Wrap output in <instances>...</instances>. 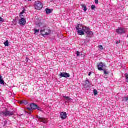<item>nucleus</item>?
Wrapping results in <instances>:
<instances>
[{
  "instance_id": "f257e3e1",
  "label": "nucleus",
  "mask_w": 128,
  "mask_h": 128,
  "mask_svg": "<svg viewBox=\"0 0 128 128\" xmlns=\"http://www.w3.org/2000/svg\"><path fill=\"white\" fill-rule=\"evenodd\" d=\"M40 32L42 36H48L49 34H50V32H52V31L50 30V28L44 26L41 28Z\"/></svg>"
},
{
  "instance_id": "f03ea898",
  "label": "nucleus",
  "mask_w": 128,
  "mask_h": 128,
  "mask_svg": "<svg viewBox=\"0 0 128 128\" xmlns=\"http://www.w3.org/2000/svg\"><path fill=\"white\" fill-rule=\"evenodd\" d=\"M14 113L10 111H5V112H0V116H14Z\"/></svg>"
},
{
  "instance_id": "7ed1b4c3",
  "label": "nucleus",
  "mask_w": 128,
  "mask_h": 128,
  "mask_svg": "<svg viewBox=\"0 0 128 128\" xmlns=\"http://www.w3.org/2000/svg\"><path fill=\"white\" fill-rule=\"evenodd\" d=\"M82 25L78 24V26H76V30L79 36H84V32L82 28Z\"/></svg>"
},
{
  "instance_id": "20e7f679",
  "label": "nucleus",
  "mask_w": 128,
  "mask_h": 128,
  "mask_svg": "<svg viewBox=\"0 0 128 128\" xmlns=\"http://www.w3.org/2000/svg\"><path fill=\"white\" fill-rule=\"evenodd\" d=\"M44 8V6L42 5V3L40 2H36L35 4V8L38 10H40Z\"/></svg>"
},
{
  "instance_id": "39448f33",
  "label": "nucleus",
  "mask_w": 128,
  "mask_h": 128,
  "mask_svg": "<svg viewBox=\"0 0 128 128\" xmlns=\"http://www.w3.org/2000/svg\"><path fill=\"white\" fill-rule=\"evenodd\" d=\"M60 78H68L70 76V74H68L66 72H61L60 74Z\"/></svg>"
},
{
  "instance_id": "423d86ee",
  "label": "nucleus",
  "mask_w": 128,
  "mask_h": 128,
  "mask_svg": "<svg viewBox=\"0 0 128 128\" xmlns=\"http://www.w3.org/2000/svg\"><path fill=\"white\" fill-rule=\"evenodd\" d=\"M98 70H104V68H106V64L104 63L100 62L98 66Z\"/></svg>"
},
{
  "instance_id": "0eeeda50",
  "label": "nucleus",
  "mask_w": 128,
  "mask_h": 128,
  "mask_svg": "<svg viewBox=\"0 0 128 128\" xmlns=\"http://www.w3.org/2000/svg\"><path fill=\"white\" fill-rule=\"evenodd\" d=\"M116 32L118 34H126V30L122 28H120L116 30Z\"/></svg>"
},
{
  "instance_id": "6e6552de",
  "label": "nucleus",
  "mask_w": 128,
  "mask_h": 128,
  "mask_svg": "<svg viewBox=\"0 0 128 128\" xmlns=\"http://www.w3.org/2000/svg\"><path fill=\"white\" fill-rule=\"evenodd\" d=\"M19 24L20 26H26V22L24 18H21L19 20Z\"/></svg>"
},
{
  "instance_id": "1a4fd4ad",
  "label": "nucleus",
  "mask_w": 128,
  "mask_h": 128,
  "mask_svg": "<svg viewBox=\"0 0 128 128\" xmlns=\"http://www.w3.org/2000/svg\"><path fill=\"white\" fill-rule=\"evenodd\" d=\"M63 98H64L66 104V102H72V98L68 96H63Z\"/></svg>"
},
{
  "instance_id": "9d476101",
  "label": "nucleus",
  "mask_w": 128,
  "mask_h": 128,
  "mask_svg": "<svg viewBox=\"0 0 128 128\" xmlns=\"http://www.w3.org/2000/svg\"><path fill=\"white\" fill-rule=\"evenodd\" d=\"M66 113L65 112H62L60 114V118L62 120H66Z\"/></svg>"
},
{
  "instance_id": "9b49d317",
  "label": "nucleus",
  "mask_w": 128,
  "mask_h": 128,
  "mask_svg": "<svg viewBox=\"0 0 128 128\" xmlns=\"http://www.w3.org/2000/svg\"><path fill=\"white\" fill-rule=\"evenodd\" d=\"M39 122H43V124H46V119L44 118H42L40 117H38Z\"/></svg>"
},
{
  "instance_id": "f8f14e48",
  "label": "nucleus",
  "mask_w": 128,
  "mask_h": 128,
  "mask_svg": "<svg viewBox=\"0 0 128 128\" xmlns=\"http://www.w3.org/2000/svg\"><path fill=\"white\" fill-rule=\"evenodd\" d=\"M82 30H83V32H86H86L88 30H90V28L86 26H82Z\"/></svg>"
},
{
  "instance_id": "ddd939ff",
  "label": "nucleus",
  "mask_w": 128,
  "mask_h": 128,
  "mask_svg": "<svg viewBox=\"0 0 128 128\" xmlns=\"http://www.w3.org/2000/svg\"><path fill=\"white\" fill-rule=\"evenodd\" d=\"M38 106V105L36 104H32L30 105V108L32 110H37Z\"/></svg>"
},
{
  "instance_id": "4468645a",
  "label": "nucleus",
  "mask_w": 128,
  "mask_h": 128,
  "mask_svg": "<svg viewBox=\"0 0 128 128\" xmlns=\"http://www.w3.org/2000/svg\"><path fill=\"white\" fill-rule=\"evenodd\" d=\"M0 84L4 86V79H2V76L1 75H0Z\"/></svg>"
},
{
  "instance_id": "2eb2a0df",
  "label": "nucleus",
  "mask_w": 128,
  "mask_h": 128,
  "mask_svg": "<svg viewBox=\"0 0 128 128\" xmlns=\"http://www.w3.org/2000/svg\"><path fill=\"white\" fill-rule=\"evenodd\" d=\"M84 86H85V88H90V82L88 81V80H87L86 81Z\"/></svg>"
},
{
  "instance_id": "dca6fc26",
  "label": "nucleus",
  "mask_w": 128,
  "mask_h": 128,
  "mask_svg": "<svg viewBox=\"0 0 128 128\" xmlns=\"http://www.w3.org/2000/svg\"><path fill=\"white\" fill-rule=\"evenodd\" d=\"M52 9H48V8H47L46 10V14H52Z\"/></svg>"
},
{
  "instance_id": "f3484780",
  "label": "nucleus",
  "mask_w": 128,
  "mask_h": 128,
  "mask_svg": "<svg viewBox=\"0 0 128 128\" xmlns=\"http://www.w3.org/2000/svg\"><path fill=\"white\" fill-rule=\"evenodd\" d=\"M86 34L89 36H94V33L92 31L88 30V32H86Z\"/></svg>"
},
{
  "instance_id": "a211bd4d",
  "label": "nucleus",
  "mask_w": 128,
  "mask_h": 128,
  "mask_svg": "<svg viewBox=\"0 0 128 128\" xmlns=\"http://www.w3.org/2000/svg\"><path fill=\"white\" fill-rule=\"evenodd\" d=\"M20 104H28V102L26 100H23L20 102Z\"/></svg>"
},
{
  "instance_id": "6ab92c4d",
  "label": "nucleus",
  "mask_w": 128,
  "mask_h": 128,
  "mask_svg": "<svg viewBox=\"0 0 128 128\" xmlns=\"http://www.w3.org/2000/svg\"><path fill=\"white\" fill-rule=\"evenodd\" d=\"M82 8H84V12H86V10H88V8H86V5H82Z\"/></svg>"
},
{
  "instance_id": "aec40b11",
  "label": "nucleus",
  "mask_w": 128,
  "mask_h": 128,
  "mask_svg": "<svg viewBox=\"0 0 128 128\" xmlns=\"http://www.w3.org/2000/svg\"><path fill=\"white\" fill-rule=\"evenodd\" d=\"M4 44L5 46H9L8 40H7L6 42H4Z\"/></svg>"
},
{
  "instance_id": "412c9836",
  "label": "nucleus",
  "mask_w": 128,
  "mask_h": 128,
  "mask_svg": "<svg viewBox=\"0 0 128 128\" xmlns=\"http://www.w3.org/2000/svg\"><path fill=\"white\" fill-rule=\"evenodd\" d=\"M122 100V102H128V97L124 98Z\"/></svg>"
},
{
  "instance_id": "4be33fe9",
  "label": "nucleus",
  "mask_w": 128,
  "mask_h": 128,
  "mask_svg": "<svg viewBox=\"0 0 128 128\" xmlns=\"http://www.w3.org/2000/svg\"><path fill=\"white\" fill-rule=\"evenodd\" d=\"M34 32L35 34H38V32H40V30L34 29Z\"/></svg>"
},
{
  "instance_id": "5701e85b",
  "label": "nucleus",
  "mask_w": 128,
  "mask_h": 128,
  "mask_svg": "<svg viewBox=\"0 0 128 128\" xmlns=\"http://www.w3.org/2000/svg\"><path fill=\"white\" fill-rule=\"evenodd\" d=\"M0 22H4V20L2 17H0Z\"/></svg>"
},
{
  "instance_id": "b1692460",
  "label": "nucleus",
  "mask_w": 128,
  "mask_h": 128,
  "mask_svg": "<svg viewBox=\"0 0 128 128\" xmlns=\"http://www.w3.org/2000/svg\"><path fill=\"white\" fill-rule=\"evenodd\" d=\"M99 48L102 50H104V47L100 45L98 46Z\"/></svg>"
},
{
  "instance_id": "393cba45",
  "label": "nucleus",
  "mask_w": 128,
  "mask_h": 128,
  "mask_svg": "<svg viewBox=\"0 0 128 128\" xmlns=\"http://www.w3.org/2000/svg\"><path fill=\"white\" fill-rule=\"evenodd\" d=\"M104 71V74H108V72H106V70H103Z\"/></svg>"
},
{
  "instance_id": "a878e982",
  "label": "nucleus",
  "mask_w": 128,
  "mask_h": 128,
  "mask_svg": "<svg viewBox=\"0 0 128 128\" xmlns=\"http://www.w3.org/2000/svg\"><path fill=\"white\" fill-rule=\"evenodd\" d=\"M94 96H97L98 91L96 90H94Z\"/></svg>"
},
{
  "instance_id": "bb28decb",
  "label": "nucleus",
  "mask_w": 128,
  "mask_h": 128,
  "mask_svg": "<svg viewBox=\"0 0 128 128\" xmlns=\"http://www.w3.org/2000/svg\"><path fill=\"white\" fill-rule=\"evenodd\" d=\"M36 110H40V112H42V108L38 107V108Z\"/></svg>"
},
{
  "instance_id": "cd10ccee",
  "label": "nucleus",
  "mask_w": 128,
  "mask_h": 128,
  "mask_svg": "<svg viewBox=\"0 0 128 128\" xmlns=\"http://www.w3.org/2000/svg\"><path fill=\"white\" fill-rule=\"evenodd\" d=\"M91 8H92V10H94V9L96 8V6L92 5V6H91Z\"/></svg>"
},
{
  "instance_id": "c85d7f7f",
  "label": "nucleus",
  "mask_w": 128,
  "mask_h": 128,
  "mask_svg": "<svg viewBox=\"0 0 128 128\" xmlns=\"http://www.w3.org/2000/svg\"><path fill=\"white\" fill-rule=\"evenodd\" d=\"M95 4H98V0H96Z\"/></svg>"
},
{
  "instance_id": "c756f323",
  "label": "nucleus",
  "mask_w": 128,
  "mask_h": 128,
  "mask_svg": "<svg viewBox=\"0 0 128 128\" xmlns=\"http://www.w3.org/2000/svg\"><path fill=\"white\" fill-rule=\"evenodd\" d=\"M80 52H76V55L78 56H80Z\"/></svg>"
},
{
  "instance_id": "7c9ffc66",
  "label": "nucleus",
  "mask_w": 128,
  "mask_h": 128,
  "mask_svg": "<svg viewBox=\"0 0 128 128\" xmlns=\"http://www.w3.org/2000/svg\"><path fill=\"white\" fill-rule=\"evenodd\" d=\"M24 14V12L23 11L20 13V16H22V14Z\"/></svg>"
},
{
  "instance_id": "2f4dec72",
  "label": "nucleus",
  "mask_w": 128,
  "mask_h": 128,
  "mask_svg": "<svg viewBox=\"0 0 128 128\" xmlns=\"http://www.w3.org/2000/svg\"><path fill=\"white\" fill-rule=\"evenodd\" d=\"M126 82H128V75H126Z\"/></svg>"
},
{
  "instance_id": "473e14b6",
  "label": "nucleus",
  "mask_w": 128,
  "mask_h": 128,
  "mask_svg": "<svg viewBox=\"0 0 128 128\" xmlns=\"http://www.w3.org/2000/svg\"><path fill=\"white\" fill-rule=\"evenodd\" d=\"M26 62H28V58H26Z\"/></svg>"
},
{
  "instance_id": "72a5a7b5",
  "label": "nucleus",
  "mask_w": 128,
  "mask_h": 128,
  "mask_svg": "<svg viewBox=\"0 0 128 128\" xmlns=\"http://www.w3.org/2000/svg\"><path fill=\"white\" fill-rule=\"evenodd\" d=\"M88 76H92V72H90L88 74Z\"/></svg>"
},
{
  "instance_id": "f704fd0d",
  "label": "nucleus",
  "mask_w": 128,
  "mask_h": 128,
  "mask_svg": "<svg viewBox=\"0 0 128 128\" xmlns=\"http://www.w3.org/2000/svg\"><path fill=\"white\" fill-rule=\"evenodd\" d=\"M116 44H120V42H116Z\"/></svg>"
},
{
  "instance_id": "c9c22d12",
  "label": "nucleus",
  "mask_w": 128,
  "mask_h": 128,
  "mask_svg": "<svg viewBox=\"0 0 128 128\" xmlns=\"http://www.w3.org/2000/svg\"><path fill=\"white\" fill-rule=\"evenodd\" d=\"M28 2H32V0H28Z\"/></svg>"
},
{
  "instance_id": "e433bc0d",
  "label": "nucleus",
  "mask_w": 128,
  "mask_h": 128,
  "mask_svg": "<svg viewBox=\"0 0 128 128\" xmlns=\"http://www.w3.org/2000/svg\"><path fill=\"white\" fill-rule=\"evenodd\" d=\"M38 26H40V23H38Z\"/></svg>"
},
{
  "instance_id": "4c0bfd02",
  "label": "nucleus",
  "mask_w": 128,
  "mask_h": 128,
  "mask_svg": "<svg viewBox=\"0 0 128 128\" xmlns=\"http://www.w3.org/2000/svg\"><path fill=\"white\" fill-rule=\"evenodd\" d=\"M14 24V26H16V22H15V23Z\"/></svg>"
},
{
  "instance_id": "58836bf2",
  "label": "nucleus",
  "mask_w": 128,
  "mask_h": 128,
  "mask_svg": "<svg viewBox=\"0 0 128 128\" xmlns=\"http://www.w3.org/2000/svg\"><path fill=\"white\" fill-rule=\"evenodd\" d=\"M28 110H30V108H28Z\"/></svg>"
}]
</instances>
